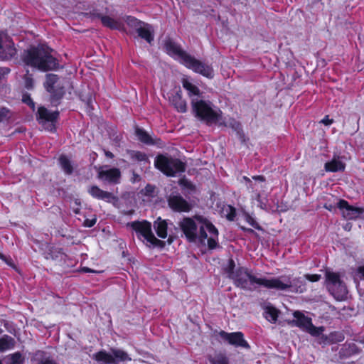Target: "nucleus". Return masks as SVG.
Masks as SVG:
<instances>
[{
	"instance_id": "obj_1",
	"label": "nucleus",
	"mask_w": 364,
	"mask_h": 364,
	"mask_svg": "<svg viewBox=\"0 0 364 364\" xmlns=\"http://www.w3.org/2000/svg\"><path fill=\"white\" fill-rule=\"evenodd\" d=\"M234 267V262L230 259L226 268L228 277L234 280L237 287L244 289L253 290L259 286H262L267 289L284 291L294 287L289 277H257L251 274L245 268H240L235 272Z\"/></svg>"
},
{
	"instance_id": "obj_2",
	"label": "nucleus",
	"mask_w": 364,
	"mask_h": 364,
	"mask_svg": "<svg viewBox=\"0 0 364 364\" xmlns=\"http://www.w3.org/2000/svg\"><path fill=\"white\" fill-rule=\"evenodd\" d=\"M185 236L190 242L197 240L210 249L216 247L218 241V231L207 218L195 215L193 218H185L179 223Z\"/></svg>"
},
{
	"instance_id": "obj_3",
	"label": "nucleus",
	"mask_w": 364,
	"mask_h": 364,
	"mask_svg": "<svg viewBox=\"0 0 364 364\" xmlns=\"http://www.w3.org/2000/svg\"><path fill=\"white\" fill-rule=\"evenodd\" d=\"M53 53L51 48L42 45L25 50L22 59L26 65L42 71L55 70L58 67V63Z\"/></svg>"
},
{
	"instance_id": "obj_4",
	"label": "nucleus",
	"mask_w": 364,
	"mask_h": 364,
	"mask_svg": "<svg viewBox=\"0 0 364 364\" xmlns=\"http://www.w3.org/2000/svg\"><path fill=\"white\" fill-rule=\"evenodd\" d=\"M165 49L166 53L174 59L178 60L187 68L192 70L196 73H199L208 78H213L214 76L213 68L205 63L198 60L191 55L184 52L179 46L171 40L165 43Z\"/></svg>"
},
{
	"instance_id": "obj_5",
	"label": "nucleus",
	"mask_w": 364,
	"mask_h": 364,
	"mask_svg": "<svg viewBox=\"0 0 364 364\" xmlns=\"http://www.w3.org/2000/svg\"><path fill=\"white\" fill-rule=\"evenodd\" d=\"M191 104L196 116L200 119L205 121L206 123L210 124H218L219 125L231 126L235 129H238L239 124L237 122H227L225 119H223L221 111L216 107H213L210 102L193 99Z\"/></svg>"
},
{
	"instance_id": "obj_6",
	"label": "nucleus",
	"mask_w": 364,
	"mask_h": 364,
	"mask_svg": "<svg viewBox=\"0 0 364 364\" xmlns=\"http://www.w3.org/2000/svg\"><path fill=\"white\" fill-rule=\"evenodd\" d=\"M155 166L164 174L173 176L185 171V164L177 159L159 155L155 160Z\"/></svg>"
},
{
	"instance_id": "obj_7",
	"label": "nucleus",
	"mask_w": 364,
	"mask_h": 364,
	"mask_svg": "<svg viewBox=\"0 0 364 364\" xmlns=\"http://www.w3.org/2000/svg\"><path fill=\"white\" fill-rule=\"evenodd\" d=\"M326 282L331 294L336 299L342 301L347 297V288L341 281L340 277L337 273L326 271Z\"/></svg>"
},
{
	"instance_id": "obj_8",
	"label": "nucleus",
	"mask_w": 364,
	"mask_h": 364,
	"mask_svg": "<svg viewBox=\"0 0 364 364\" xmlns=\"http://www.w3.org/2000/svg\"><path fill=\"white\" fill-rule=\"evenodd\" d=\"M133 229L151 245L162 247L164 243L158 240L151 231V225L147 221L135 222L132 225Z\"/></svg>"
},
{
	"instance_id": "obj_9",
	"label": "nucleus",
	"mask_w": 364,
	"mask_h": 364,
	"mask_svg": "<svg viewBox=\"0 0 364 364\" xmlns=\"http://www.w3.org/2000/svg\"><path fill=\"white\" fill-rule=\"evenodd\" d=\"M125 22L130 27L135 28L138 35L148 43H150L154 40V28L151 25L132 16H127Z\"/></svg>"
},
{
	"instance_id": "obj_10",
	"label": "nucleus",
	"mask_w": 364,
	"mask_h": 364,
	"mask_svg": "<svg viewBox=\"0 0 364 364\" xmlns=\"http://www.w3.org/2000/svg\"><path fill=\"white\" fill-rule=\"evenodd\" d=\"M294 317L295 318L296 325L314 336H320L324 331L323 327H316L312 324L311 319L304 316L300 311H294Z\"/></svg>"
},
{
	"instance_id": "obj_11",
	"label": "nucleus",
	"mask_w": 364,
	"mask_h": 364,
	"mask_svg": "<svg viewBox=\"0 0 364 364\" xmlns=\"http://www.w3.org/2000/svg\"><path fill=\"white\" fill-rule=\"evenodd\" d=\"M221 339L235 347L248 348L250 346L241 332L227 333L221 331L218 333Z\"/></svg>"
},
{
	"instance_id": "obj_12",
	"label": "nucleus",
	"mask_w": 364,
	"mask_h": 364,
	"mask_svg": "<svg viewBox=\"0 0 364 364\" xmlns=\"http://www.w3.org/2000/svg\"><path fill=\"white\" fill-rule=\"evenodd\" d=\"M38 115L40 123L43 125L45 129L50 131L55 129L54 123L58 117V112H50L45 107H41L38 108Z\"/></svg>"
},
{
	"instance_id": "obj_13",
	"label": "nucleus",
	"mask_w": 364,
	"mask_h": 364,
	"mask_svg": "<svg viewBox=\"0 0 364 364\" xmlns=\"http://www.w3.org/2000/svg\"><path fill=\"white\" fill-rule=\"evenodd\" d=\"M338 207L346 220H355L362 218L364 215V209L351 206L344 200H341L338 203Z\"/></svg>"
},
{
	"instance_id": "obj_14",
	"label": "nucleus",
	"mask_w": 364,
	"mask_h": 364,
	"mask_svg": "<svg viewBox=\"0 0 364 364\" xmlns=\"http://www.w3.org/2000/svg\"><path fill=\"white\" fill-rule=\"evenodd\" d=\"M16 54L14 43L9 36L0 33V59L9 60Z\"/></svg>"
},
{
	"instance_id": "obj_15",
	"label": "nucleus",
	"mask_w": 364,
	"mask_h": 364,
	"mask_svg": "<svg viewBox=\"0 0 364 364\" xmlns=\"http://www.w3.org/2000/svg\"><path fill=\"white\" fill-rule=\"evenodd\" d=\"M98 177L102 181L117 183L120 178V171L117 168L100 167L98 171Z\"/></svg>"
},
{
	"instance_id": "obj_16",
	"label": "nucleus",
	"mask_w": 364,
	"mask_h": 364,
	"mask_svg": "<svg viewBox=\"0 0 364 364\" xmlns=\"http://www.w3.org/2000/svg\"><path fill=\"white\" fill-rule=\"evenodd\" d=\"M168 205L171 208L178 212H188L191 209V205L178 195L170 196Z\"/></svg>"
},
{
	"instance_id": "obj_17",
	"label": "nucleus",
	"mask_w": 364,
	"mask_h": 364,
	"mask_svg": "<svg viewBox=\"0 0 364 364\" xmlns=\"http://www.w3.org/2000/svg\"><path fill=\"white\" fill-rule=\"evenodd\" d=\"M88 192L92 197L109 203H114L117 200L116 197L112 193L104 191L96 186H91Z\"/></svg>"
},
{
	"instance_id": "obj_18",
	"label": "nucleus",
	"mask_w": 364,
	"mask_h": 364,
	"mask_svg": "<svg viewBox=\"0 0 364 364\" xmlns=\"http://www.w3.org/2000/svg\"><path fill=\"white\" fill-rule=\"evenodd\" d=\"M345 168V163L341 157L338 156H334L331 161L326 162L324 165V169L327 172L343 171Z\"/></svg>"
},
{
	"instance_id": "obj_19",
	"label": "nucleus",
	"mask_w": 364,
	"mask_h": 364,
	"mask_svg": "<svg viewBox=\"0 0 364 364\" xmlns=\"http://www.w3.org/2000/svg\"><path fill=\"white\" fill-rule=\"evenodd\" d=\"M126 18L124 19L125 21ZM101 21L105 26L112 29L122 30L123 28V21L120 18H114L109 16H103L101 17Z\"/></svg>"
},
{
	"instance_id": "obj_20",
	"label": "nucleus",
	"mask_w": 364,
	"mask_h": 364,
	"mask_svg": "<svg viewBox=\"0 0 364 364\" xmlns=\"http://www.w3.org/2000/svg\"><path fill=\"white\" fill-rule=\"evenodd\" d=\"M58 82V78L57 75L49 74L46 75V81L45 82V87L48 92L54 93L56 95L61 94V92L57 90V85Z\"/></svg>"
},
{
	"instance_id": "obj_21",
	"label": "nucleus",
	"mask_w": 364,
	"mask_h": 364,
	"mask_svg": "<svg viewBox=\"0 0 364 364\" xmlns=\"http://www.w3.org/2000/svg\"><path fill=\"white\" fill-rule=\"evenodd\" d=\"M92 358L97 362L102 364H114L115 361L113 359V355L111 353H107L105 350H101L92 355Z\"/></svg>"
},
{
	"instance_id": "obj_22",
	"label": "nucleus",
	"mask_w": 364,
	"mask_h": 364,
	"mask_svg": "<svg viewBox=\"0 0 364 364\" xmlns=\"http://www.w3.org/2000/svg\"><path fill=\"white\" fill-rule=\"evenodd\" d=\"M353 279L360 291H364V266L357 267L353 273Z\"/></svg>"
},
{
	"instance_id": "obj_23",
	"label": "nucleus",
	"mask_w": 364,
	"mask_h": 364,
	"mask_svg": "<svg viewBox=\"0 0 364 364\" xmlns=\"http://www.w3.org/2000/svg\"><path fill=\"white\" fill-rule=\"evenodd\" d=\"M182 85L183 88L188 91L190 97L198 96L200 94L199 89L191 81V80L184 77L182 79Z\"/></svg>"
},
{
	"instance_id": "obj_24",
	"label": "nucleus",
	"mask_w": 364,
	"mask_h": 364,
	"mask_svg": "<svg viewBox=\"0 0 364 364\" xmlns=\"http://www.w3.org/2000/svg\"><path fill=\"white\" fill-rule=\"evenodd\" d=\"M154 226L159 237L166 238L167 237V223L166 220L159 218L157 220L154 222Z\"/></svg>"
},
{
	"instance_id": "obj_25",
	"label": "nucleus",
	"mask_w": 364,
	"mask_h": 364,
	"mask_svg": "<svg viewBox=\"0 0 364 364\" xmlns=\"http://www.w3.org/2000/svg\"><path fill=\"white\" fill-rule=\"evenodd\" d=\"M112 354L113 355V359L115 361L114 364H118L120 362L131 360V358L129 356V355L122 350L112 349Z\"/></svg>"
},
{
	"instance_id": "obj_26",
	"label": "nucleus",
	"mask_w": 364,
	"mask_h": 364,
	"mask_svg": "<svg viewBox=\"0 0 364 364\" xmlns=\"http://www.w3.org/2000/svg\"><path fill=\"white\" fill-rule=\"evenodd\" d=\"M14 340L10 336H4L0 338V353L12 349L14 347Z\"/></svg>"
},
{
	"instance_id": "obj_27",
	"label": "nucleus",
	"mask_w": 364,
	"mask_h": 364,
	"mask_svg": "<svg viewBox=\"0 0 364 364\" xmlns=\"http://www.w3.org/2000/svg\"><path fill=\"white\" fill-rule=\"evenodd\" d=\"M171 101L178 112H186V102L183 100H182L181 96L179 93L177 92L176 96L173 97V99L171 100Z\"/></svg>"
},
{
	"instance_id": "obj_28",
	"label": "nucleus",
	"mask_w": 364,
	"mask_h": 364,
	"mask_svg": "<svg viewBox=\"0 0 364 364\" xmlns=\"http://www.w3.org/2000/svg\"><path fill=\"white\" fill-rule=\"evenodd\" d=\"M136 135L138 137L139 140H140L143 143L148 144H151L154 143L152 136L140 128L136 129Z\"/></svg>"
},
{
	"instance_id": "obj_29",
	"label": "nucleus",
	"mask_w": 364,
	"mask_h": 364,
	"mask_svg": "<svg viewBox=\"0 0 364 364\" xmlns=\"http://www.w3.org/2000/svg\"><path fill=\"white\" fill-rule=\"evenodd\" d=\"M264 316L271 323H274L278 317V311L272 306H267L264 309Z\"/></svg>"
},
{
	"instance_id": "obj_30",
	"label": "nucleus",
	"mask_w": 364,
	"mask_h": 364,
	"mask_svg": "<svg viewBox=\"0 0 364 364\" xmlns=\"http://www.w3.org/2000/svg\"><path fill=\"white\" fill-rule=\"evenodd\" d=\"M5 364H22L23 358L19 353L7 355L3 358Z\"/></svg>"
},
{
	"instance_id": "obj_31",
	"label": "nucleus",
	"mask_w": 364,
	"mask_h": 364,
	"mask_svg": "<svg viewBox=\"0 0 364 364\" xmlns=\"http://www.w3.org/2000/svg\"><path fill=\"white\" fill-rule=\"evenodd\" d=\"M59 163L61 168L64 171L65 173L70 174L72 173L73 166L70 164V161L66 156H61L59 158Z\"/></svg>"
},
{
	"instance_id": "obj_32",
	"label": "nucleus",
	"mask_w": 364,
	"mask_h": 364,
	"mask_svg": "<svg viewBox=\"0 0 364 364\" xmlns=\"http://www.w3.org/2000/svg\"><path fill=\"white\" fill-rule=\"evenodd\" d=\"M221 213L228 220H233L235 217V209L229 205H225L222 208Z\"/></svg>"
},
{
	"instance_id": "obj_33",
	"label": "nucleus",
	"mask_w": 364,
	"mask_h": 364,
	"mask_svg": "<svg viewBox=\"0 0 364 364\" xmlns=\"http://www.w3.org/2000/svg\"><path fill=\"white\" fill-rule=\"evenodd\" d=\"M326 339L328 342L336 343L342 341L344 339V337L341 333H332Z\"/></svg>"
},
{
	"instance_id": "obj_34",
	"label": "nucleus",
	"mask_w": 364,
	"mask_h": 364,
	"mask_svg": "<svg viewBox=\"0 0 364 364\" xmlns=\"http://www.w3.org/2000/svg\"><path fill=\"white\" fill-rule=\"evenodd\" d=\"M132 158L138 161H147V156L145 154L139 151H133L132 154Z\"/></svg>"
},
{
	"instance_id": "obj_35",
	"label": "nucleus",
	"mask_w": 364,
	"mask_h": 364,
	"mask_svg": "<svg viewBox=\"0 0 364 364\" xmlns=\"http://www.w3.org/2000/svg\"><path fill=\"white\" fill-rule=\"evenodd\" d=\"M23 84L26 88L28 90L33 88V80L31 77V75L26 73L23 75Z\"/></svg>"
},
{
	"instance_id": "obj_36",
	"label": "nucleus",
	"mask_w": 364,
	"mask_h": 364,
	"mask_svg": "<svg viewBox=\"0 0 364 364\" xmlns=\"http://www.w3.org/2000/svg\"><path fill=\"white\" fill-rule=\"evenodd\" d=\"M179 184L183 189H186L188 191L194 190V186L186 178L181 179L179 181Z\"/></svg>"
},
{
	"instance_id": "obj_37",
	"label": "nucleus",
	"mask_w": 364,
	"mask_h": 364,
	"mask_svg": "<svg viewBox=\"0 0 364 364\" xmlns=\"http://www.w3.org/2000/svg\"><path fill=\"white\" fill-rule=\"evenodd\" d=\"M210 362L212 364H228V359L222 355L213 358Z\"/></svg>"
},
{
	"instance_id": "obj_38",
	"label": "nucleus",
	"mask_w": 364,
	"mask_h": 364,
	"mask_svg": "<svg viewBox=\"0 0 364 364\" xmlns=\"http://www.w3.org/2000/svg\"><path fill=\"white\" fill-rule=\"evenodd\" d=\"M22 101L24 103H26L28 105H29L31 107V108L32 109V110L35 109V104H34V102H33V100H31V98L30 97V96L28 95L23 94V97H22Z\"/></svg>"
},
{
	"instance_id": "obj_39",
	"label": "nucleus",
	"mask_w": 364,
	"mask_h": 364,
	"mask_svg": "<svg viewBox=\"0 0 364 364\" xmlns=\"http://www.w3.org/2000/svg\"><path fill=\"white\" fill-rule=\"evenodd\" d=\"M96 222H97V218L95 216H94L91 219L87 218L84 221V226L87 227V228H91L96 223Z\"/></svg>"
},
{
	"instance_id": "obj_40",
	"label": "nucleus",
	"mask_w": 364,
	"mask_h": 364,
	"mask_svg": "<svg viewBox=\"0 0 364 364\" xmlns=\"http://www.w3.org/2000/svg\"><path fill=\"white\" fill-rule=\"evenodd\" d=\"M305 278L310 282H317L321 279V275L318 274H306Z\"/></svg>"
},
{
	"instance_id": "obj_41",
	"label": "nucleus",
	"mask_w": 364,
	"mask_h": 364,
	"mask_svg": "<svg viewBox=\"0 0 364 364\" xmlns=\"http://www.w3.org/2000/svg\"><path fill=\"white\" fill-rule=\"evenodd\" d=\"M320 122L326 126H329L333 122V120L332 119H329L328 116H326Z\"/></svg>"
},
{
	"instance_id": "obj_42",
	"label": "nucleus",
	"mask_w": 364,
	"mask_h": 364,
	"mask_svg": "<svg viewBox=\"0 0 364 364\" xmlns=\"http://www.w3.org/2000/svg\"><path fill=\"white\" fill-rule=\"evenodd\" d=\"M247 222L249 223L250 225H251L253 228H256V229H259V225L257 224V223L255 220L254 218H251V217H248L247 218Z\"/></svg>"
},
{
	"instance_id": "obj_43",
	"label": "nucleus",
	"mask_w": 364,
	"mask_h": 364,
	"mask_svg": "<svg viewBox=\"0 0 364 364\" xmlns=\"http://www.w3.org/2000/svg\"><path fill=\"white\" fill-rule=\"evenodd\" d=\"M40 364H55L53 360L50 358H45L43 360Z\"/></svg>"
},
{
	"instance_id": "obj_44",
	"label": "nucleus",
	"mask_w": 364,
	"mask_h": 364,
	"mask_svg": "<svg viewBox=\"0 0 364 364\" xmlns=\"http://www.w3.org/2000/svg\"><path fill=\"white\" fill-rule=\"evenodd\" d=\"M154 187H152V186H150V185H148V186L146 187V188H145L146 192L147 193H152L154 192Z\"/></svg>"
},
{
	"instance_id": "obj_45",
	"label": "nucleus",
	"mask_w": 364,
	"mask_h": 364,
	"mask_svg": "<svg viewBox=\"0 0 364 364\" xmlns=\"http://www.w3.org/2000/svg\"><path fill=\"white\" fill-rule=\"evenodd\" d=\"M253 178L255 180H259L261 181H264V178H263V176H254Z\"/></svg>"
},
{
	"instance_id": "obj_46",
	"label": "nucleus",
	"mask_w": 364,
	"mask_h": 364,
	"mask_svg": "<svg viewBox=\"0 0 364 364\" xmlns=\"http://www.w3.org/2000/svg\"><path fill=\"white\" fill-rule=\"evenodd\" d=\"M304 290V287H301V286L299 287L298 289H296V291L302 292Z\"/></svg>"
},
{
	"instance_id": "obj_47",
	"label": "nucleus",
	"mask_w": 364,
	"mask_h": 364,
	"mask_svg": "<svg viewBox=\"0 0 364 364\" xmlns=\"http://www.w3.org/2000/svg\"><path fill=\"white\" fill-rule=\"evenodd\" d=\"M106 155H107V156L112 157V153L107 152V153H106Z\"/></svg>"
},
{
	"instance_id": "obj_48",
	"label": "nucleus",
	"mask_w": 364,
	"mask_h": 364,
	"mask_svg": "<svg viewBox=\"0 0 364 364\" xmlns=\"http://www.w3.org/2000/svg\"><path fill=\"white\" fill-rule=\"evenodd\" d=\"M83 271H85V272H92L89 268H84Z\"/></svg>"
},
{
	"instance_id": "obj_49",
	"label": "nucleus",
	"mask_w": 364,
	"mask_h": 364,
	"mask_svg": "<svg viewBox=\"0 0 364 364\" xmlns=\"http://www.w3.org/2000/svg\"><path fill=\"white\" fill-rule=\"evenodd\" d=\"M244 179H245V181H249V182L250 181V180L249 178H247V177H244Z\"/></svg>"
},
{
	"instance_id": "obj_50",
	"label": "nucleus",
	"mask_w": 364,
	"mask_h": 364,
	"mask_svg": "<svg viewBox=\"0 0 364 364\" xmlns=\"http://www.w3.org/2000/svg\"><path fill=\"white\" fill-rule=\"evenodd\" d=\"M3 112H7V110H6L5 109H3Z\"/></svg>"
},
{
	"instance_id": "obj_51",
	"label": "nucleus",
	"mask_w": 364,
	"mask_h": 364,
	"mask_svg": "<svg viewBox=\"0 0 364 364\" xmlns=\"http://www.w3.org/2000/svg\"><path fill=\"white\" fill-rule=\"evenodd\" d=\"M2 361H3V360H0V364H3V363H2Z\"/></svg>"
}]
</instances>
